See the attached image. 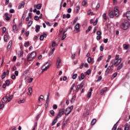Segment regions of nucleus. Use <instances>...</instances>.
<instances>
[{
  "mask_svg": "<svg viewBox=\"0 0 130 130\" xmlns=\"http://www.w3.org/2000/svg\"><path fill=\"white\" fill-rule=\"evenodd\" d=\"M86 75H90L91 74V69H88L86 72Z\"/></svg>",
  "mask_w": 130,
  "mask_h": 130,
  "instance_id": "nucleus-48",
  "label": "nucleus"
},
{
  "mask_svg": "<svg viewBox=\"0 0 130 130\" xmlns=\"http://www.w3.org/2000/svg\"><path fill=\"white\" fill-rule=\"evenodd\" d=\"M100 51H103V50H104V47H103L102 46H101L100 47Z\"/></svg>",
  "mask_w": 130,
  "mask_h": 130,
  "instance_id": "nucleus-58",
  "label": "nucleus"
},
{
  "mask_svg": "<svg viewBox=\"0 0 130 130\" xmlns=\"http://www.w3.org/2000/svg\"><path fill=\"white\" fill-rule=\"evenodd\" d=\"M50 113L51 114L52 116H54V111H53V110H50Z\"/></svg>",
  "mask_w": 130,
  "mask_h": 130,
  "instance_id": "nucleus-43",
  "label": "nucleus"
},
{
  "mask_svg": "<svg viewBox=\"0 0 130 130\" xmlns=\"http://www.w3.org/2000/svg\"><path fill=\"white\" fill-rule=\"evenodd\" d=\"M76 95H74V96L72 97V99H71V102L72 103L75 102V100H76Z\"/></svg>",
  "mask_w": 130,
  "mask_h": 130,
  "instance_id": "nucleus-29",
  "label": "nucleus"
},
{
  "mask_svg": "<svg viewBox=\"0 0 130 130\" xmlns=\"http://www.w3.org/2000/svg\"><path fill=\"white\" fill-rule=\"evenodd\" d=\"M79 11H80V6L76 7V12L77 13H79Z\"/></svg>",
  "mask_w": 130,
  "mask_h": 130,
  "instance_id": "nucleus-60",
  "label": "nucleus"
},
{
  "mask_svg": "<svg viewBox=\"0 0 130 130\" xmlns=\"http://www.w3.org/2000/svg\"><path fill=\"white\" fill-rule=\"evenodd\" d=\"M106 91H107V87H105V88H103L100 92L101 95H103V93H105V92H106Z\"/></svg>",
  "mask_w": 130,
  "mask_h": 130,
  "instance_id": "nucleus-13",
  "label": "nucleus"
},
{
  "mask_svg": "<svg viewBox=\"0 0 130 130\" xmlns=\"http://www.w3.org/2000/svg\"><path fill=\"white\" fill-rule=\"evenodd\" d=\"M9 97H10V94L7 93L5 96H4L2 100V102L3 104L7 103V102H9Z\"/></svg>",
  "mask_w": 130,
  "mask_h": 130,
  "instance_id": "nucleus-4",
  "label": "nucleus"
},
{
  "mask_svg": "<svg viewBox=\"0 0 130 130\" xmlns=\"http://www.w3.org/2000/svg\"><path fill=\"white\" fill-rule=\"evenodd\" d=\"M111 62L113 64H114L115 67H117V64L116 63V61L115 59H113Z\"/></svg>",
  "mask_w": 130,
  "mask_h": 130,
  "instance_id": "nucleus-28",
  "label": "nucleus"
},
{
  "mask_svg": "<svg viewBox=\"0 0 130 130\" xmlns=\"http://www.w3.org/2000/svg\"><path fill=\"white\" fill-rule=\"evenodd\" d=\"M102 38V37L101 36H96V40H98V41H99Z\"/></svg>",
  "mask_w": 130,
  "mask_h": 130,
  "instance_id": "nucleus-49",
  "label": "nucleus"
},
{
  "mask_svg": "<svg viewBox=\"0 0 130 130\" xmlns=\"http://www.w3.org/2000/svg\"><path fill=\"white\" fill-rule=\"evenodd\" d=\"M32 24H33V21H29L27 24V26L28 27H30L31 26V25H32Z\"/></svg>",
  "mask_w": 130,
  "mask_h": 130,
  "instance_id": "nucleus-38",
  "label": "nucleus"
},
{
  "mask_svg": "<svg viewBox=\"0 0 130 130\" xmlns=\"http://www.w3.org/2000/svg\"><path fill=\"white\" fill-rule=\"evenodd\" d=\"M102 80V76H99L96 81L100 82Z\"/></svg>",
  "mask_w": 130,
  "mask_h": 130,
  "instance_id": "nucleus-55",
  "label": "nucleus"
},
{
  "mask_svg": "<svg viewBox=\"0 0 130 130\" xmlns=\"http://www.w3.org/2000/svg\"><path fill=\"white\" fill-rule=\"evenodd\" d=\"M110 70H111V67L109 66L106 70L105 75H108V73H109V71H110Z\"/></svg>",
  "mask_w": 130,
  "mask_h": 130,
  "instance_id": "nucleus-16",
  "label": "nucleus"
},
{
  "mask_svg": "<svg viewBox=\"0 0 130 130\" xmlns=\"http://www.w3.org/2000/svg\"><path fill=\"white\" fill-rule=\"evenodd\" d=\"M33 81V78H29L28 80V83H32V81Z\"/></svg>",
  "mask_w": 130,
  "mask_h": 130,
  "instance_id": "nucleus-51",
  "label": "nucleus"
},
{
  "mask_svg": "<svg viewBox=\"0 0 130 130\" xmlns=\"http://www.w3.org/2000/svg\"><path fill=\"white\" fill-rule=\"evenodd\" d=\"M25 6V3L22 2L21 3L18 7V10H20V9H22V8H24V7Z\"/></svg>",
  "mask_w": 130,
  "mask_h": 130,
  "instance_id": "nucleus-11",
  "label": "nucleus"
},
{
  "mask_svg": "<svg viewBox=\"0 0 130 130\" xmlns=\"http://www.w3.org/2000/svg\"><path fill=\"white\" fill-rule=\"evenodd\" d=\"M87 4H88V3L87 2V1H84L82 2V6H86V5H87Z\"/></svg>",
  "mask_w": 130,
  "mask_h": 130,
  "instance_id": "nucleus-44",
  "label": "nucleus"
},
{
  "mask_svg": "<svg viewBox=\"0 0 130 130\" xmlns=\"http://www.w3.org/2000/svg\"><path fill=\"white\" fill-rule=\"evenodd\" d=\"M29 44H30V43L29 42H27L26 43H24V47H26V46H28Z\"/></svg>",
  "mask_w": 130,
  "mask_h": 130,
  "instance_id": "nucleus-56",
  "label": "nucleus"
},
{
  "mask_svg": "<svg viewBox=\"0 0 130 130\" xmlns=\"http://www.w3.org/2000/svg\"><path fill=\"white\" fill-rule=\"evenodd\" d=\"M129 128V125H128V124L126 123L124 128V130H128Z\"/></svg>",
  "mask_w": 130,
  "mask_h": 130,
  "instance_id": "nucleus-24",
  "label": "nucleus"
},
{
  "mask_svg": "<svg viewBox=\"0 0 130 130\" xmlns=\"http://www.w3.org/2000/svg\"><path fill=\"white\" fill-rule=\"evenodd\" d=\"M46 37H47V34H45V32H43V35L40 36V40L41 41H42L44 39V38H46Z\"/></svg>",
  "mask_w": 130,
  "mask_h": 130,
  "instance_id": "nucleus-8",
  "label": "nucleus"
},
{
  "mask_svg": "<svg viewBox=\"0 0 130 130\" xmlns=\"http://www.w3.org/2000/svg\"><path fill=\"white\" fill-rule=\"evenodd\" d=\"M4 41H5V42H8V36L4 35Z\"/></svg>",
  "mask_w": 130,
  "mask_h": 130,
  "instance_id": "nucleus-30",
  "label": "nucleus"
},
{
  "mask_svg": "<svg viewBox=\"0 0 130 130\" xmlns=\"http://www.w3.org/2000/svg\"><path fill=\"white\" fill-rule=\"evenodd\" d=\"M98 23V18H96L95 21L93 22V26H96Z\"/></svg>",
  "mask_w": 130,
  "mask_h": 130,
  "instance_id": "nucleus-45",
  "label": "nucleus"
},
{
  "mask_svg": "<svg viewBox=\"0 0 130 130\" xmlns=\"http://www.w3.org/2000/svg\"><path fill=\"white\" fill-rule=\"evenodd\" d=\"M13 30H14V31H18V28H17L16 25L13 26Z\"/></svg>",
  "mask_w": 130,
  "mask_h": 130,
  "instance_id": "nucleus-36",
  "label": "nucleus"
},
{
  "mask_svg": "<svg viewBox=\"0 0 130 130\" xmlns=\"http://www.w3.org/2000/svg\"><path fill=\"white\" fill-rule=\"evenodd\" d=\"M96 35H98V36H101V35H102V32H101V31H98L96 32Z\"/></svg>",
  "mask_w": 130,
  "mask_h": 130,
  "instance_id": "nucleus-41",
  "label": "nucleus"
},
{
  "mask_svg": "<svg viewBox=\"0 0 130 130\" xmlns=\"http://www.w3.org/2000/svg\"><path fill=\"white\" fill-rule=\"evenodd\" d=\"M5 16L6 17L5 19L6 20V21H10V17H9V13H5Z\"/></svg>",
  "mask_w": 130,
  "mask_h": 130,
  "instance_id": "nucleus-17",
  "label": "nucleus"
},
{
  "mask_svg": "<svg viewBox=\"0 0 130 130\" xmlns=\"http://www.w3.org/2000/svg\"><path fill=\"white\" fill-rule=\"evenodd\" d=\"M91 95H92V92H89L88 93V94H87V97L88 98H90V97H91Z\"/></svg>",
  "mask_w": 130,
  "mask_h": 130,
  "instance_id": "nucleus-52",
  "label": "nucleus"
},
{
  "mask_svg": "<svg viewBox=\"0 0 130 130\" xmlns=\"http://www.w3.org/2000/svg\"><path fill=\"white\" fill-rule=\"evenodd\" d=\"M122 68H123V63H121L120 64L118 65L117 71H120Z\"/></svg>",
  "mask_w": 130,
  "mask_h": 130,
  "instance_id": "nucleus-14",
  "label": "nucleus"
},
{
  "mask_svg": "<svg viewBox=\"0 0 130 130\" xmlns=\"http://www.w3.org/2000/svg\"><path fill=\"white\" fill-rule=\"evenodd\" d=\"M50 67V64H48L46 66V64H44L42 67V72H45V71H47L48 69H49V67Z\"/></svg>",
  "mask_w": 130,
  "mask_h": 130,
  "instance_id": "nucleus-7",
  "label": "nucleus"
},
{
  "mask_svg": "<svg viewBox=\"0 0 130 130\" xmlns=\"http://www.w3.org/2000/svg\"><path fill=\"white\" fill-rule=\"evenodd\" d=\"M74 87H75V84H73L70 88V92H72V90L74 89Z\"/></svg>",
  "mask_w": 130,
  "mask_h": 130,
  "instance_id": "nucleus-53",
  "label": "nucleus"
},
{
  "mask_svg": "<svg viewBox=\"0 0 130 130\" xmlns=\"http://www.w3.org/2000/svg\"><path fill=\"white\" fill-rule=\"evenodd\" d=\"M39 30H40V25H36V32L38 33L39 32Z\"/></svg>",
  "mask_w": 130,
  "mask_h": 130,
  "instance_id": "nucleus-18",
  "label": "nucleus"
},
{
  "mask_svg": "<svg viewBox=\"0 0 130 130\" xmlns=\"http://www.w3.org/2000/svg\"><path fill=\"white\" fill-rule=\"evenodd\" d=\"M66 38H67V34H63V36H62L61 40H64V39H66Z\"/></svg>",
  "mask_w": 130,
  "mask_h": 130,
  "instance_id": "nucleus-46",
  "label": "nucleus"
},
{
  "mask_svg": "<svg viewBox=\"0 0 130 130\" xmlns=\"http://www.w3.org/2000/svg\"><path fill=\"white\" fill-rule=\"evenodd\" d=\"M34 58L36 57V51H33L31 53H29Z\"/></svg>",
  "mask_w": 130,
  "mask_h": 130,
  "instance_id": "nucleus-20",
  "label": "nucleus"
},
{
  "mask_svg": "<svg viewBox=\"0 0 130 130\" xmlns=\"http://www.w3.org/2000/svg\"><path fill=\"white\" fill-rule=\"evenodd\" d=\"M7 31V28L6 27H3V32L2 33L4 34V33L6 32V31Z\"/></svg>",
  "mask_w": 130,
  "mask_h": 130,
  "instance_id": "nucleus-57",
  "label": "nucleus"
},
{
  "mask_svg": "<svg viewBox=\"0 0 130 130\" xmlns=\"http://www.w3.org/2000/svg\"><path fill=\"white\" fill-rule=\"evenodd\" d=\"M128 47H129V45H126V44L123 45V48H124V49H125L126 50L128 49Z\"/></svg>",
  "mask_w": 130,
  "mask_h": 130,
  "instance_id": "nucleus-22",
  "label": "nucleus"
},
{
  "mask_svg": "<svg viewBox=\"0 0 130 130\" xmlns=\"http://www.w3.org/2000/svg\"><path fill=\"white\" fill-rule=\"evenodd\" d=\"M23 54H24V51H23V50H21L19 54H18L19 57L22 56Z\"/></svg>",
  "mask_w": 130,
  "mask_h": 130,
  "instance_id": "nucleus-25",
  "label": "nucleus"
},
{
  "mask_svg": "<svg viewBox=\"0 0 130 130\" xmlns=\"http://www.w3.org/2000/svg\"><path fill=\"white\" fill-rule=\"evenodd\" d=\"M74 28L76 31H77V32H80V23H77L74 27Z\"/></svg>",
  "mask_w": 130,
  "mask_h": 130,
  "instance_id": "nucleus-10",
  "label": "nucleus"
},
{
  "mask_svg": "<svg viewBox=\"0 0 130 130\" xmlns=\"http://www.w3.org/2000/svg\"><path fill=\"white\" fill-rule=\"evenodd\" d=\"M96 119H93L91 122V125H94L96 123Z\"/></svg>",
  "mask_w": 130,
  "mask_h": 130,
  "instance_id": "nucleus-26",
  "label": "nucleus"
},
{
  "mask_svg": "<svg viewBox=\"0 0 130 130\" xmlns=\"http://www.w3.org/2000/svg\"><path fill=\"white\" fill-rule=\"evenodd\" d=\"M103 18L105 19V20H107V16L106 15V13H104L103 14Z\"/></svg>",
  "mask_w": 130,
  "mask_h": 130,
  "instance_id": "nucleus-35",
  "label": "nucleus"
},
{
  "mask_svg": "<svg viewBox=\"0 0 130 130\" xmlns=\"http://www.w3.org/2000/svg\"><path fill=\"white\" fill-rule=\"evenodd\" d=\"M28 95H29V96H31V95H32V87H29L28 89Z\"/></svg>",
  "mask_w": 130,
  "mask_h": 130,
  "instance_id": "nucleus-19",
  "label": "nucleus"
},
{
  "mask_svg": "<svg viewBox=\"0 0 130 130\" xmlns=\"http://www.w3.org/2000/svg\"><path fill=\"white\" fill-rule=\"evenodd\" d=\"M77 21H78V17H76L75 18L73 22V25H75V24L77 23Z\"/></svg>",
  "mask_w": 130,
  "mask_h": 130,
  "instance_id": "nucleus-32",
  "label": "nucleus"
},
{
  "mask_svg": "<svg viewBox=\"0 0 130 130\" xmlns=\"http://www.w3.org/2000/svg\"><path fill=\"white\" fill-rule=\"evenodd\" d=\"M60 64H61V60L59 57H57L56 63L57 69H59V68H60Z\"/></svg>",
  "mask_w": 130,
  "mask_h": 130,
  "instance_id": "nucleus-6",
  "label": "nucleus"
},
{
  "mask_svg": "<svg viewBox=\"0 0 130 130\" xmlns=\"http://www.w3.org/2000/svg\"><path fill=\"white\" fill-rule=\"evenodd\" d=\"M25 102V99H23L22 100H20L18 101V104H21V103H24Z\"/></svg>",
  "mask_w": 130,
  "mask_h": 130,
  "instance_id": "nucleus-42",
  "label": "nucleus"
},
{
  "mask_svg": "<svg viewBox=\"0 0 130 130\" xmlns=\"http://www.w3.org/2000/svg\"><path fill=\"white\" fill-rule=\"evenodd\" d=\"M53 109H57V105H54L53 106Z\"/></svg>",
  "mask_w": 130,
  "mask_h": 130,
  "instance_id": "nucleus-63",
  "label": "nucleus"
},
{
  "mask_svg": "<svg viewBox=\"0 0 130 130\" xmlns=\"http://www.w3.org/2000/svg\"><path fill=\"white\" fill-rule=\"evenodd\" d=\"M104 57V56L102 55V56H100L99 58L98 59V61H101V60H102V58Z\"/></svg>",
  "mask_w": 130,
  "mask_h": 130,
  "instance_id": "nucleus-34",
  "label": "nucleus"
},
{
  "mask_svg": "<svg viewBox=\"0 0 130 130\" xmlns=\"http://www.w3.org/2000/svg\"><path fill=\"white\" fill-rule=\"evenodd\" d=\"M81 88V86L80 85H78L76 87V91L77 92H79L80 88Z\"/></svg>",
  "mask_w": 130,
  "mask_h": 130,
  "instance_id": "nucleus-40",
  "label": "nucleus"
},
{
  "mask_svg": "<svg viewBox=\"0 0 130 130\" xmlns=\"http://www.w3.org/2000/svg\"><path fill=\"white\" fill-rule=\"evenodd\" d=\"M58 116H56L55 118L54 119V120L53 121L52 123V125L53 126L54 125V124H55L56 123V122H57V119H58Z\"/></svg>",
  "mask_w": 130,
  "mask_h": 130,
  "instance_id": "nucleus-12",
  "label": "nucleus"
},
{
  "mask_svg": "<svg viewBox=\"0 0 130 130\" xmlns=\"http://www.w3.org/2000/svg\"><path fill=\"white\" fill-rule=\"evenodd\" d=\"M50 94L49 93V92L48 93L47 95V98H46V102L47 103H49V96H50Z\"/></svg>",
  "mask_w": 130,
  "mask_h": 130,
  "instance_id": "nucleus-23",
  "label": "nucleus"
},
{
  "mask_svg": "<svg viewBox=\"0 0 130 130\" xmlns=\"http://www.w3.org/2000/svg\"><path fill=\"white\" fill-rule=\"evenodd\" d=\"M13 98H14V95L12 94L9 97V102H10Z\"/></svg>",
  "mask_w": 130,
  "mask_h": 130,
  "instance_id": "nucleus-39",
  "label": "nucleus"
},
{
  "mask_svg": "<svg viewBox=\"0 0 130 130\" xmlns=\"http://www.w3.org/2000/svg\"><path fill=\"white\" fill-rule=\"evenodd\" d=\"M129 26V24H128V21L126 19H123V21L121 25V29H123V30H127Z\"/></svg>",
  "mask_w": 130,
  "mask_h": 130,
  "instance_id": "nucleus-2",
  "label": "nucleus"
},
{
  "mask_svg": "<svg viewBox=\"0 0 130 130\" xmlns=\"http://www.w3.org/2000/svg\"><path fill=\"white\" fill-rule=\"evenodd\" d=\"M84 85H85V84L84 83V82H82L81 83V84H80V87L81 88H83V87H84Z\"/></svg>",
  "mask_w": 130,
  "mask_h": 130,
  "instance_id": "nucleus-62",
  "label": "nucleus"
},
{
  "mask_svg": "<svg viewBox=\"0 0 130 130\" xmlns=\"http://www.w3.org/2000/svg\"><path fill=\"white\" fill-rule=\"evenodd\" d=\"M10 84H11V81H10V80H7L5 81V84L6 86H10Z\"/></svg>",
  "mask_w": 130,
  "mask_h": 130,
  "instance_id": "nucleus-27",
  "label": "nucleus"
},
{
  "mask_svg": "<svg viewBox=\"0 0 130 130\" xmlns=\"http://www.w3.org/2000/svg\"><path fill=\"white\" fill-rule=\"evenodd\" d=\"M114 13L112 11L110 10L109 12V16L110 18H111L112 19L114 17V15L116 17H118V16H119V10H118V7L115 6L114 7Z\"/></svg>",
  "mask_w": 130,
  "mask_h": 130,
  "instance_id": "nucleus-1",
  "label": "nucleus"
},
{
  "mask_svg": "<svg viewBox=\"0 0 130 130\" xmlns=\"http://www.w3.org/2000/svg\"><path fill=\"white\" fill-rule=\"evenodd\" d=\"M35 7H36V9H37V10H40V9L42 8V4H39L37 5H35Z\"/></svg>",
  "mask_w": 130,
  "mask_h": 130,
  "instance_id": "nucleus-15",
  "label": "nucleus"
},
{
  "mask_svg": "<svg viewBox=\"0 0 130 130\" xmlns=\"http://www.w3.org/2000/svg\"><path fill=\"white\" fill-rule=\"evenodd\" d=\"M117 61H116V64H117V66H118V64H119V63H120V61H119V60H116Z\"/></svg>",
  "mask_w": 130,
  "mask_h": 130,
  "instance_id": "nucleus-64",
  "label": "nucleus"
},
{
  "mask_svg": "<svg viewBox=\"0 0 130 130\" xmlns=\"http://www.w3.org/2000/svg\"><path fill=\"white\" fill-rule=\"evenodd\" d=\"M6 78V72H4L3 73V75L2 76V79H5Z\"/></svg>",
  "mask_w": 130,
  "mask_h": 130,
  "instance_id": "nucleus-47",
  "label": "nucleus"
},
{
  "mask_svg": "<svg viewBox=\"0 0 130 130\" xmlns=\"http://www.w3.org/2000/svg\"><path fill=\"white\" fill-rule=\"evenodd\" d=\"M93 59L92 58H91V57H89L88 58H87V62H88V63H90V62H91V61H92V60Z\"/></svg>",
  "mask_w": 130,
  "mask_h": 130,
  "instance_id": "nucleus-33",
  "label": "nucleus"
},
{
  "mask_svg": "<svg viewBox=\"0 0 130 130\" xmlns=\"http://www.w3.org/2000/svg\"><path fill=\"white\" fill-rule=\"evenodd\" d=\"M92 29L91 26H89L88 27V29L86 30V33L87 34L88 32H90V30Z\"/></svg>",
  "mask_w": 130,
  "mask_h": 130,
  "instance_id": "nucleus-31",
  "label": "nucleus"
},
{
  "mask_svg": "<svg viewBox=\"0 0 130 130\" xmlns=\"http://www.w3.org/2000/svg\"><path fill=\"white\" fill-rule=\"evenodd\" d=\"M34 20H35L36 21H38V20H39V17H38V16H35L34 17Z\"/></svg>",
  "mask_w": 130,
  "mask_h": 130,
  "instance_id": "nucleus-54",
  "label": "nucleus"
},
{
  "mask_svg": "<svg viewBox=\"0 0 130 130\" xmlns=\"http://www.w3.org/2000/svg\"><path fill=\"white\" fill-rule=\"evenodd\" d=\"M63 114H64V109H61L59 110L58 114L56 116H58V118H60L62 116Z\"/></svg>",
  "mask_w": 130,
  "mask_h": 130,
  "instance_id": "nucleus-5",
  "label": "nucleus"
},
{
  "mask_svg": "<svg viewBox=\"0 0 130 130\" xmlns=\"http://www.w3.org/2000/svg\"><path fill=\"white\" fill-rule=\"evenodd\" d=\"M77 77H78V74H75L73 75L72 78L73 79V80H75V79L77 78Z\"/></svg>",
  "mask_w": 130,
  "mask_h": 130,
  "instance_id": "nucleus-37",
  "label": "nucleus"
},
{
  "mask_svg": "<svg viewBox=\"0 0 130 130\" xmlns=\"http://www.w3.org/2000/svg\"><path fill=\"white\" fill-rule=\"evenodd\" d=\"M74 108V107L73 106H71L70 107H68L66 108L65 111H64V114L65 115H69L71 112H72V110H73V109Z\"/></svg>",
  "mask_w": 130,
  "mask_h": 130,
  "instance_id": "nucleus-3",
  "label": "nucleus"
},
{
  "mask_svg": "<svg viewBox=\"0 0 130 130\" xmlns=\"http://www.w3.org/2000/svg\"><path fill=\"white\" fill-rule=\"evenodd\" d=\"M33 57L32 56H31V54H28L27 56V60L28 61H31L32 60H33Z\"/></svg>",
  "mask_w": 130,
  "mask_h": 130,
  "instance_id": "nucleus-9",
  "label": "nucleus"
},
{
  "mask_svg": "<svg viewBox=\"0 0 130 130\" xmlns=\"http://www.w3.org/2000/svg\"><path fill=\"white\" fill-rule=\"evenodd\" d=\"M116 128H117V125H116V124H115L112 128V129L116 130Z\"/></svg>",
  "mask_w": 130,
  "mask_h": 130,
  "instance_id": "nucleus-50",
  "label": "nucleus"
},
{
  "mask_svg": "<svg viewBox=\"0 0 130 130\" xmlns=\"http://www.w3.org/2000/svg\"><path fill=\"white\" fill-rule=\"evenodd\" d=\"M117 76V73L115 72L114 75H112L113 78H116Z\"/></svg>",
  "mask_w": 130,
  "mask_h": 130,
  "instance_id": "nucleus-61",
  "label": "nucleus"
},
{
  "mask_svg": "<svg viewBox=\"0 0 130 130\" xmlns=\"http://www.w3.org/2000/svg\"><path fill=\"white\" fill-rule=\"evenodd\" d=\"M100 8V4L98 3L95 7L96 10H98Z\"/></svg>",
  "mask_w": 130,
  "mask_h": 130,
  "instance_id": "nucleus-59",
  "label": "nucleus"
},
{
  "mask_svg": "<svg viewBox=\"0 0 130 130\" xmlns=\"http://www.w3.org/2000/svg\"><path fill=\"white\" fill-rule=\"evenodd\" d=\"M84 78L85 75H84V73H82L80 77H79V81H82V80H84Z\"/></svg>",
  "mask_w": 130,
  "mask_h": 130,
  "instance_id": "nucleus-21",
  "label": "nucleus"
}]
</instances>
